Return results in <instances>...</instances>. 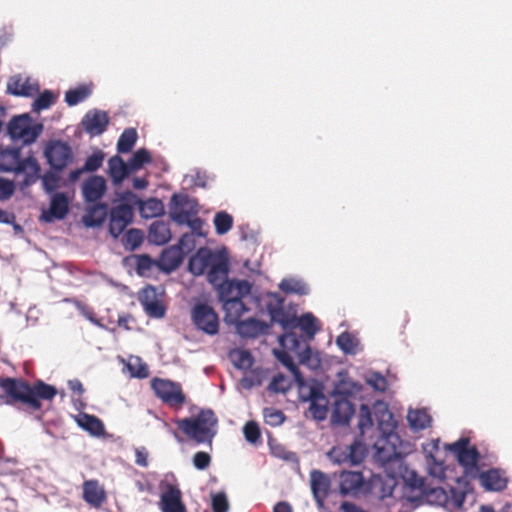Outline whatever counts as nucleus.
Wrapping results in <instances>:
<instances>
[{"instance_id":"obj_21","label":"nucleus","mask_w":512,"mask_h":512,"mask_svg":"<svg viewBox=\"0 0 512 512\" xmlns=\"http://www.w3.org/2000/svg\"><path fill=\"white\" fill-rule=\"evenodd\" d=\"M481 484L489 491H502L507 487L506 472L499 468H491L480 474Z\"/></svg>"},{"instance_id":"obj_42","label":"nucleus","mask_w":512,"mask_h":512,"mask_svg":"<svg viewBox=\"0 0 512 512\" xmlns=\"http://www.w3.org/2000/svg\"><path fill=\"white\" fill-rule=\"evenodd\" d=\"M143 242V233L139 229H129L123 236L122 243L125 249L133 251Z\"/></svg>"},{"instance_id":"obj_56","label":"nucleus","mask_w":512,"mask_h":512,"mask_svg":"<svg viewBox=\"0 0 512 512\" xmlns=\"http://www.w3.org/2000/svg\"><path fill=\"white\" fill-rule=\"evenodd\" d=\"M59 181H60L59 176L53 172H47L42 177L43 187H44L45 191L48 193H51L58 188Z\"/></svg>"},{"instance_id":"obj_53","label":"nucleus","mask_w":512,"mask_h":512,"mask_svg":"<svg viewBox=\"0 0 512 512\" xmlns=\"http://www.w3.org/2000/svg\"><path fill=\"white\" fill-rule=\"evenodd\" d=\"M347 451V446H335L328 452V457L336 464H350Z\"/></svg>"},{"instance_id":"obj_28","label":"nucleus","mask_w":512,"mask_h":512,"mask_svg":"<svg viewBox=\"0 0 512 512\" xmlns=\"http://www.w3.org/2000/svg\"><path fill=\"white\" fill-rule=\"evenodd\" d=\"M108 214V206L105 203H96L87 209L83 216V222L87 227L101 226Z\"/></svg>"},{"instance_id":"obj_45","label":"nucleus","mask_w":512,"mask_h":512,"mask_svg":"<svg viewBox=\"0 0 512 512\" xmlns=\"http://www.w3.org/2000/svg\"><path fill=\"white\" fill-rule=\"evenodd\" d=\"M146 217H156L164 213L163 202L156 198H150L145 201L141 207Z\"/></svg>"},{"instance_id":"obj_62","label":"nucleus","mask_w":512,"mask_h":512,"mask_svg":"<svg viewBox=\"0 0 512 512\" xmlns=\"http://www.w3.org/2000/svg\"><path fill=\"white\" fill-rule=\"evenodd\" d=\"M368 383L376 390L384 392L387 389V380L379 373L373 374Z\"/></svg>"},{"instance_id":"obj_39","label":"nucleus","mask_w":512,"mask_h":512,"mask_svg":"<svg viewBox=\"0 0 512 512\" xmlns=\"http://www.w3.org/2000/svg\"><path fill=\"white\" fill-rule=\"evenodd\" d=\"M233 364L238 369H249L254 363V359L248 350H235L231 353Z\"/></svg>"},{"instance_id":"obj_4","label":"nucleus","mask_w":512,"mask_h":512,"mask_svg":"<svg viewBox=\"0 0 512 512\" xmlns=\"http://www.w3.org/2000/svg\"><path fill=\"white\" fill-rule=\"evenodd\" d=\"M151 388L157 398L168 407L179 410L186 403V395L178 382L169 379L153 378Z\"/></svg>"},{"instance_id":"obj_60","label":"nucleus","mask_w":512,"mask_h":512,"mask_svg":"<svg viewBox=\"0 0 512 512\" xmlns=\"http://www.w3.org/2000/svg\"><path fill=\"white\" fill-rule=\"evenodd\" d=\"M183 224H185L189 228H191L193 233H195V234H197L199 236H203L204 235V233L202 232V228H203L204 222L197 215H195V216H187L186 217V221H184Z\"/></svg>"},{"instance_id":"obj_50","label":"nucleus","mask_w":512,"mask_h":512,"mask_svg":"<svg viewBox=\"0 0 512 512\" xmlns=\"http://www.w3.org/2000/svg\"><path fill=\"white\" fill-rule=\"evenodd\" d=\"M142 304L147 314L151 317L162 318L165 315L166 309L164 305L158 300L147 301L143 300Z\"/></svg>"},{"instance_id":"obj_64","label":"nucleus","mask_w":512,"mask_h":512,"mask_svg":"<svg viewBox=\"0 0 512 512\" xmlns=\"http://www.w3.org/2000/svg\"><path fill=\"white\" fill-rule=\"evenodd\" d=\"M22 164L25 167V171H31L34 174H38L40 171V166L37 160L32 157L22 159Z\"/></svg>"},{"instance_id":"obj_3","label":"nucleus","mask_w":512,"mask_h":512,"mask_svg":"<svg viewBox=\"0 0 512 512\" xmlns=\"http://www.w3.org/2000/svg\"><path fill=\"white\" fill-rule=\"evenodd\" d=\"M178 429L196 443H211L216 432L217 418L210 409L201 410L195 417L176 419Z\"/></svg>"},{"instance_id":"obj_6","label":"nucleus","mask_w":512,"mask_h":512,"mask_svg":"<svg viewBox=\"0 0 512 512\" xmlns=\"http://www.w3.org/2000/svg\"><path fill=\"white\" fill-rule=\"evenodd\" d=\"M351 392L345 388L344 384H339L333 391L334 403L332 406L331 421L338 425L349 424L355 409L352 402L348 399Z\"/></svg>"},{"instance_id":"obj_20","label":"nucleus","mask_w":512,"mask_h":512,"mask_svg":"<svg viewBox=\"0 0 512 512\" xmlns=\"http://www.w3.org/2000/svg\"><path fill=\"white\" fill-rule=\"evenodd\" d=\"M339 490L342 495H356L364 485L361 472L343 471L340 476Z\"/></svg>"},{"instance_id":"obj_43","label":"nucleus","mask_w":512,"mask_h":512,"mask_svg":"<svg viewBox=\"0 0 512 512\" xmlns=\"http://www.w3.org/2000/svg\"><path fill=\"white\" fill-rule=\"evenodd\" d=\"M214 225L217 234H226L233 226V217L227 212H218L214 217Z\"/></svg>"},{"instance_id":"obj_35","label":"nucleus","mask_w":512,"mask_h":512,"mask_svg":"<svg viewBox=\"0 0 512 512\" xmlns=\"http://www.w3.org/2000/svg\"><path fill=\"white\" fill-rule=\"evenodd\" d=\"M336 343L345 354L355 355L360 350L359 340L349 332L341 333Z\"/></svg>"},{"instance_id":"obj_34","label":"nucleus","mask_w":512,"mask_h":512,"mask_svg":"<svg viewBox=\"0 0 512 512\" xmlns=\"http://www.w3.org/2000/svg\"><path fill=\"white\" fill-rule=\"evenodd\" d=\"M271 320L279 323L283 329H293L295 314L287 312L282 305L278 307L269 308Z\"/></svg>"},{"instance_id":"obj_30","label":"nucleus","mask_w":512,"mask_h":512,"mask_svg":"<svg viewBox=\"0 0 512 512\" xmlns=\"http://www.w3.org/2000/svg\"><path fill=\"white\" fill-rule=\"evenodd\" d=\"M223 309L225 311V321L234 325L240 321L241 316L248 310L243 303V299L226 301L223 304Z\"/></svg>"},{"instance_id":"obj_61","label":"nucleus","mask_w":512,"mask_h":512,"mask_svg":"<svg viewBox=\"0 0 512 512\" xmlns=\"http://www.w3.org/2000/svg\"><path fill=\"white\" fill-rule=\"evenodd\" d=\"M14 193V185L7 179L0 178V200H7Z\"/></svg>"},{"instance_id":"obj_41","label":"nucleus","mask_w":512,"mask_h":512,"mask_svg":"<svg viewBox=\"0 0 512 512\" xmlns=\"http://www.w3.org/2000/svg\"><path fill=\"white\" fill-rule=\"evenodd\" d=\"M152 158L149 151L145 148L138 149L129 159V166L132 172L141 169L145 164L151 163Z\"/></svg>"},{"instance_id":"obj_63","label":"nucleus","mask_w":512,"mask_h":512,"mask_svg":"<svg viewBox=\"0 0 512 512\" xmlns=\"http://www.w3.org/2000/svg\"><path fill=\"white\" fill-rule=\"evenodd\" d=\"M135 463L141 467L148 466V452L144 447L136 448L135 450Z\"/></svg>"},{"instance_id":"obj_31","label":"nucleus","mask_w":512,"mask_h":512,"mask_svg":"<svg viewBox=\"0 0 512 512\" xmlns=\"http://www.w3.org/2000/svg\"><path fill=\"white\" fill-rule=\"evenodd\" d=\"M172 237L171 230L163 221L154 222L149 229V239L156 245L166 244Z\"/></svg>"},{"instance_id":"obj_54","label":"nucleus","mask_w":512,"mask_h":512,"mask_svg":"<svg viewBox=\"0 0 512 512\" xmlns=\"http://www.w3.org/2000/svg\"><path fill=\"white\" fill-rule=\"evenodd\" d=\"M154 264L155 262L149 255L142 254L136 256V270L139 275H146Z\"/></svg>"},{"instance_id":"obj_1","label":"nucleus","mask_w":512,"mask_h":512,"mask_svg":"<svg viewBox=\"0 0 512 512\" xmlns=\"http://www.w3.org/2000/svg\"><path fill=\"white\" fill-rule=\"evenodd\" d=\"M0 388L8 405L22 404L32 411L42 408V400L51 401L57 395L55 386L37 380L33 384L22 378H0Z\"/></svg>"},{"instance_id":"obj_58","label":"nucleus","mask_w":512,"mask_h":512,"mask_svg":"<svg viewBox=\"0 0 512 512\" xmlns=\"http://www.w3.org/2000/svg\"><path fill=\"white\" fill-rule=\"evenodd\" d=\"M277 358L278 360L289 370L291 371L293 374L295 375H298L299 374V370L296 366V364L294 363V360L292 358V356L288 353V352H285V351H279L277 352Z\"/></svg>"},{"instance_id":"obj_55","label":"nucleus","mask_w":512,"mask_h":512,"mask_svg":"<svg viewBox=\"0 0 512 512\" xmlns=\"http://www.w3.org/2000/svg\"><path fill=\"white\" fill-rule=\"evenodd\" d=\"M269 391L272 392H286L289 389V386L286 383V378L283 374H277L274 376L268 386Z\"/></svg>"},{"instance_id":"obj_27","label":"nucleus","mask_w":512,"mask_h":512,"mask_svg":"<svg viewBox=\"0 0 512 512\" xmlns=\"http://www.w3.org/2000/svg\"><path fill=\"white\" fill-rule=\"evenodd\" d=\"M108 172L114 184H120L132 170L129 163H126L119 155L112 156L108 160Z\"/></svg>"},{"instance_id":"obj_16","label":"nucleus","mask_w":512,"mask_h":512,"mask_svg":"<svg viewBox=\"0 0 512 512\" xmlns=\"http://www.w3.org/2000/svg\"><path fill=\"white\" fill-rule=\"evenodd\" d=\"M82 498L90 507L99 509L106 503L107 493L98 480L91 479L82 484Z\"/></svg>"},{"instance_id":"obj_49","label":"nucleus","mask_w":512,"mask_h":512,"mask_svg":"<svg viewBox=\"0 0 512 512\" xmlns=\"http://www.w3.org/2000/svg\"><path fill=\"white\" fill-rule=\"evenodd\" d=\"M211 508L213 512H228L229 502L224 492L211 495Z\"/></svg>"},{"instance_id":"obj_11","label":"nucleus","mask_w":512,"mask_h":512,"mask_svg":"<svg viewBox=\"0 0 512 512\" xmlns=\"http://www.w3.org/2000/svg\"><path fill=\"white\" fill-rule=\"evenodd\" d=\"M134 216L133 208L127 203H120L110 210L109 232L117 238L126 227L132 222Z\"/></svg>"},{"instance_id":"obj_25","label":"nucleus","mask_w":512,"mask_h":512,"mask_svg":"<svg viewBox=\"0 0 512 512\" xmlns=\"http://www.w3.org/2000/svg\"><path fill=\"white\" fill-rule=\"evenodd\" d=\"M309 413L312 418L317 421H323L326 419L328 414V399L327 397L317 388H312L309 394Z\"/></svg>"},{"instance_id":"obj_23","label":"nucleus","mask_w":512,"mask_h":512,"mask_svg":"<svg viewBox=\"0 0 512 512\" xmlns=\"http://www.w3.org/2000/svg\"><path fill=\"white\" fill-rule=\"evenodd\" d=\"M184 256L181 247H176L175 245L171 246L161 253L157 261V266L164 272H172L181 265Z\"/></svg>"},{"instance_id":"obj_51","label":"nucleus","mask_w":512,"mask_h":512,"mask_svg":"<svg viewBox=\"0 0 512 512\" xmlns=\"http://www.w3.org/2000/svg\"><path fill=\"white\" fill-rule=\"evenodd\" d=\"M104 153L101 150H97L92 155L87 157L83 168L86 172H95L97 171L103 164L104 161Z\"/></svg>"},{"instance_id":"obj_44","label":"nucleus","mask_w":512,"mask_h":512,"mask_svg":"<svg viewBox=\"0 0 512 512\" xmlns=\"http://www.w3.org/2000/svg\"><path fill=\"white\" fill-rule=\"evenodd\" d=\"M263 417L266 424L276 427L281 425L285 420V414L274 407H266L263 409Z\"/></svg>"},{"instance_id":"obj_47","label":"nucleus","mask_w":512,"mask_h":512,"mask_svg":"<svg viewBox=\"0 0 512 512\" xmlns=\"http://www.w3.org/2000/svg\"><path fill=\"white\" fill-rule=\"evenodd\" d=\"M373 425L372 413L367 404H361L358 415V427L362 434Z\"/></svg>"},{"instance_id":"obj_17","label":"nucleus","mask_w":512,"mask_h":512,"mask_svg":"<svg viewBox=\"0 0 512 512\" xmlns=\"http://www.w3.org/2000/svg\"><path fill=\"white\" fill-rule=\"evenodd\" d=\"M69 212V199L65 193H55L50 202L49 209L42 213L41 218L46 222H52L53 220H62L66 217Z\"/></svg>"},{"instance_id":"obj_7","label":"nucleus","mask_w":512,"mask_h":512,"mask_svg":"<svg viewBox=\"0 0 512 512\" xmlns=\"http://www.w3.org/2000/svg\"><path fill=\"white\" fill-rule=\"evenodd\" d=\"M449 450L456 456L459 464L464 468L466 474L478 470L477 463L480 453L475 446H470V440L462 437L449 445Z\"/></svg>"},{"instance_id":"obj_13","label":"nucleus","mask_w":512,"mask_h":512,"mask_svg":"<svg viewBox=\"0 0 512 512\" xmlns=\"http://www.w3.org/2000/svg\"><path fill=\"white\" fill-rule=\"evenodd\" d=\"M209 258L208 270L205 274L210 284L217 285L228 277L229 261L225 254L211 249Z\"/></svg>"},{"instance_id":"obj_36","label":"nucleus","mask_w":512,"mask_h":512,"mask_svg":"<svg viewBox=\"0 0 512 512\" xmlns=\"http://www.w3.org/2000/svg\"><path fill=\"white\" fill-rule=\"evenodd\" d=\"M297 327L301 328V330L309 336H314L319 330L317 319L312 313H305L300 317L296 316V318H294L293 329Z\"/></svg>"},{"instance_id":"obj_37","label":"nucleus","mask_w":512,"mask_h":512,"mask_svg":"<svg viewBox=\"0 0 512 512\" xmlns=\"http://www.w3.org/2000/svg\"><path fill=\"white\" fill-rule=\"evenodd\" d=\"M137 139L138 134L136 129H125L118 139L117 151L119 153H129L133 149Z\"/></svg>"},{"instance_id":"obj_9","label":"nucleus","mask_w":512,"mask_h":512,"mask_svg":"<svg viewBox=\"0 0 512 512\" xmlns=\"http://www.w3.org/2000/svg\"><path fill=\"white\" fill-rule=\"evenodd\" d=\"M191 317L197 329L208 335H215L219 331V318L215 310L206 303H197L192 308Z\"/></svg>"},{"instance_id":"obj_19","label":"nucleus","mask_w":512,"mask_h":512,"mask_svg":"<svg viewBox=\"0 0 512 512\" xmlns=\"http://www.w3.org/2000/svg\"><path fill=\"white\" fill-rule=\"evenodd\" d=\"M160 508L162 512H187L180 489L171 484L167 485L161 494Z\"/></svg>"},{"instance_id":"obj_12","label":"nucleus","mask_w":512,"mask_h":512,"mask_svg":"<svg viewBox=\"0 0 512 512\" xmlns=\"http://www.w3.org/2000/svg\"><path fill=\"white\" fill-rule=\"evenodd\" d=\"M219 299L224 304L226 301L243 299L251 292V284L247 280H227L224 279L217 285Z\"/></svg>"},{"instance_id":"obj_48","label":"nucleus","mask_w":512,"mask_h":512,"mask_svg":"<svg viewBox=\"0 0 512 512\" xmlns=\"http://www.w3.org/2000/svg\"><path fill=\"white\" fill-rule=\"evenodd\" d=\"M347 450L350 464H359L364 459L365 449L360 442L354 441L347 446Z\"/></svg>"},{"instance_id":"obj_59","label":"nucleus","mask_w":512,"mask_h":512,"mask_svg":"<svg viewBox=\"0 0 512 512\" xmlns=\"http://www.w3.org/2000/svg\"><path fill=\"white\" fill-rule=\"evenodd\" d=\"M211 463V457L207 452L199 451L193 456V465L199 470H205Z\"/></svg>"},{"instance_id":"obj_57","label":"nucleus","mask_w":512,"mask_h":512,"mask_svg":"<svg viewBox=\"0 0 512 512\" xmlns=\"http://www.w3.org/2000/svg\"><path fill=\"white\" fill-rule=\"evenodd\" d=\"M176 247H181V250L183 251L184 255L191 252L195 247V238L193 233H185L180 238L179 242Z\"/></svg>"},{"instance_id":"obj_33","label":"nucleus","mask_w":512,"mask_h":512,"mask_svg":"<svg viewBox=\"0 0 512 512\" xmlns=\"http://www.w3.org/2000/svg\"><path fill=\"white\" fill-rule=\"evenodd\" d=\"M77 422L80 427L89 431L93 435L99 436L104 431L102 421L94 415H89L86 413L80 414Z\"/></svg>"},{"instance_id":"obj_40","label":"nucleus","mask_w":512,"mask_h":512,"mask_svg":"<svg viewBox=\"0 0 512 512\" xmlns=\"http://www.w3.org/2000/svg\"><path fill=\"white\" fill-rule=\"evenodd\" d=\"M280 289L285 293H295L298 295L308 294V286L299 280L283 279L279 285Z\"/></svg>"},{"instance_id":"obj_38","label":"nucleus","mask_w":512,"mask_h":512,"mask_svg":"<svg viewBox=\"0 0 512 512\" xmlns=\"http://www.w3.org/2000/svg\"><path fill=\"white\" fill-rule=\"evenodd\" d=\"M92 90L87 85H80L75 89H70L65 93V102L69 106H75L83 102L91 94Z\"/></svg>"},{"instance_id":"obj_15","label":"nucleus","mask_w":512,"mask_h":512,"mask_svg":"<svg viewBox=\"0 0 512 512\" xmlns=\"http://www.w3.org/2000/svg\"><path fill=\"white\" fill-rule=\"evenodd\" d=\"M81 124L90 136H98L106 131L109 125V116L105 111L90 110L83 117Z\"/></svg>"},{"instance_id":"obj_22","label":"nucleus","mask_w":512,"mask_h":512,"mask_svg":"<svg viewBox=\"0 0 512 512\" xmlns=\"http://www.w3.org/2000/svg\"><path fill=\"white\" fill-rule=\"evenodd\" d=\"M38 91V85L31 83L29 78L22 75H14L7 82V92L14 96L30 97Z\"/></svg>"},{"instance_id":"obj_8","label":"nucleus","mask_w":512,"mask_h":512,"mask_svg":"<svg viewBox=\"0 0 512 512\" xmlns=\"http://www.w3.org/2000/svg\"><path fill=\"white\" fill-rule=\"evenodd\" d=\"M44 155L53 170L62 171L72 163L74 155L72 148L60 140L47 143Z\"/></svg>"},{"instance_id":"obj_32","label":"nucleus","mask_w":512,"mask_h":512,"mask_svg":"<svg viewBox=\"0 0 512 512\" xmlns=\"http://www.w3.org/2000/svg\"><path fill=\"white\" fill-rule=\"evenodd\" d=\"M407 420L415 431L424 430L431 424V416L425 409L409 410Z\"/></svg>"},{"instance_id":"obj_52","label":"nucleus","mask_w":512,"mask_h":512,"mask_svg":"<svg viewBox=\"0 0 512 512\" xmlns=\"http://www.w3.org/2000/svg\"><path fill=\"white\" fill-rule=\"evenodd\" d=\"M243 433L245 439L252 444L257 443L261 438L259 426L255 421H248L243 428Z\"/></svg>"},{"instance_id":"obj_46","label":"nucleus","mask_w":512,"mask_h":512,"mask_svg":"<svg viewBox=\"0 0 512 512\" xmlns=\"http://www.w3.org/2000/svg\"><path fill=\"white\" fill-rule=\"evenodd\" d=\"M56 100V96L50 90H45L40 93L33 103V109L35 111H41L48 109Z\"/></svg>"},{"instance_id":"obj_14","label":"nucleus","mask_w":512,"mask_h":512,"mask_svg":"<svg viewBox=\"0 0 512 512\" xmlns=\"http://www.w3.org/2000/svg\"><path fill=\"white\" fill-rule=\"evenodd\" d=\"M310 487L318 508H324L325 500L331 489L330 477L320 470H312L310 472Z\"/></svg>"},{"instance_id":"obj_5","label":"nucleus","mask_w":512,"mask_h":512,"mask_svg":"<svg viewBox=\"0 0 512 512\" xmlns=\"http://www.w3.org/2000/svg\"><path fill=\"white\" fill-rule=\"evenodd\" d=\"M7 131L12 139L21 140L24 144L36 141L42 132L41 124H33L27 114L14 116L7 125Z\"/></svg>"},{"instance_id":"obj_18","label":"nucleus","mask_w":512,"mask_h":512,"mask_svg":"<svg viewBox=\"0 0 512 512\" xmlns=\"http://www.w3.org/2000/svg\"><path fill=\"white\" fill-rule=\"evenodd\" d=\"M107 190L106 180L100 175L88 177L82 185V194L86 202L95 203Z\"/></svg>"},{"instance_id":"obj_24","label":"nucleus","mask_w":512,"mask_h":512,"mask_svg":"<svg viewBox=\"0 0 512 512\" xmlns=\"http://www.w3.org/2000/svg\"><path fill=\"white\" fill-rule=\"evenodd\" d=\"M235 326L237 333L244 338H257L260 335L266 334L269 330L267 323L255 318L240 320Z\"/></svg>"},{"instance_id":"obj_29","label":"nucleus","mask_w":512,"mask_h":512,"mask_svg":"<svg viewBox=\"0 0 512 512\" xmlns=\"http://www.w3.org/2000/svg\"><path fill=\"white\" fill-rule=\"evenodd\" d=\"M209 252V248H200L193 256H191L188 268L193 275L200 276L206 273L210 260Z\"/></svg>"},{"instance_id":"obj_2","label":"nucleus","mask_w":512,"mask_h":512,"mask_svg":"<svg viewBox=\"0 0 512 512\" xmlns=\"http://www.w3.org/2000/svg\"><path fill=\"white\" fill-rule=\"evenodd\" d=\"M374 410L379 430L382 432V436L374 444L375 458L382 465H386L401 457V453L395 445V442L399 439L397 434L394 433L396 424L392 413L385 404H376Z\"/></svg>"},{"instance_id":"obj_10","label":"nucleus","mask_w":512,"mask_h":512,"mask_svg":"<svg viewBox=\"0 0 512 512\" xmlns=\"http://www.w3.org/2000/svg\"><path fill=\"white\" fill-rule=\"evenodd\" d=\"M198 214L197 201L187 194H173L169 202V217L177 224L183 225L187 216Z\"/></svg>"},{"instance_id":"obj_26","label":"nucleus","mask_w":512,"mask_h":512,"mask_svg":"<svg viewBox=\"0 0 512 512\" xmlns=\"http://www.w3.org/2000/svg\"><path fill=\"white\" fill-rule=\"evenodd\" d=\"M0 170L5 172H24L21 152L18 148L5 149L0 152Z\"/></svg>"}]
</instances>
